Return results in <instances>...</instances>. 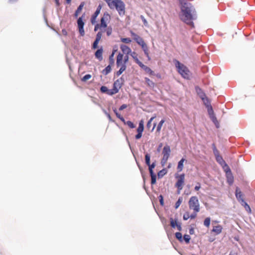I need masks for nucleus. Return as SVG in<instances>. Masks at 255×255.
<instances>
[{
	"mask_svg": "<svg viewBox=\"0 0 255 255\" xmlns=\"http://www.w3.org/2000/svg\"><path fill=\"white\" fill-rule=\"evenodd\" d=\"M216 161L222 166L226 163L222 156L215 158Z\"/></svg>",
	"mask_w": 255,
	"mask_h": 255,
	"instance_id": "nucleus-28",
	"label": "nucleus"
},
{
	"mask_svg": "<svg viewBox=\"0 0 255 255\" xmlns=\"http://www.w3.org/2000/svg\"><path fill=\"white\" fill-rule=\"evenodd\" d=\"M130 55L133 60H134L136 58H137V54L134 51L131 52Z\"/></svg>",
	"mask_w": 255,
	"mask_h": 255,
	"instance_id": "nucleus-61",
	"label": "nucleus"
},
{
	"mask_svg": "<svg viewBox=\"0 0 255 255\" xmlns=\"http://www.w3.org/2000/svg\"><path fill=\"white\" fill-rule=\"evenodd\" d=\"M201 188V184L199 182H197L196 185L194 188L195 191H198Z\"/></svg>",
	"mask_w": 255,
	"mask_h": 255,
	"instance_id": "nucleus-63",
	"label": "nucleus"
},
{
	"mask_svg": "<svg viewBox=\"0 0 255 255\" xmlns=\"http://www.w3.org/2000/svg\"><path fill=\"white\" fill-rule=\"evenodd\" d=\"M144 130V122L143 120L139 121L138 127L136 129L137 132L142 133Z\"/></svg>",
	"mask_w": 255,
	"mask_h": 255,
	"instance_id": "nucleus-20",
	"label": "nucleus"
},
{
	"mask_svg": "<svg viewBox=\"0 0 255 255\" xmlns=\"http://www.w3.org/2000/svg\"><path fill=\"white\" fill-rule=\"evenodd\" d=\"M211 219L210 217H207L204 221V225L206 227H209L210 225Z\"/></svg>",
	"mask_w": 255,
	"mask_h": 255,
	"instance_id": "nucleus-42",
	"label": "nucleus"
},
{
	"mask_svg": "<svg viewBox=\"0 0 255 255\" xmlns=\"http://www.w3.org/2000/svg\"><path fill=\"white\" fill-rule=\"evenodd\" d=\"M102 8V5L101 4H99L98 7H97V9L94 14L92 15L91 18V22L92 24H94L96 22V18L98 15L100 14L101 10Z\"/></svg>",
	"mask_w": 255,
	"mask_h": 255,
	"instance_id": "nucleus-8",
	"label": "nucleus"
},
{
	"mask_svg": "<svg viewBox=\"0 0 255 255\" xmlns=\"http://www.w3.org/2000/svg\"><path fill=\"white\" fill-rule=\"evenodd\" d=\"M140 46L141 47V48L143 51L144 54L145 55H147L148 52V48L145 42H144V43L140 45Z\"/></svg>",
	"mask_w": 255,
	"mask_h": 255,
	"instance_id": "nucleus-35",
	"label": "nucleus"
},
{
	"mask_svg": "<svg viewBox=\"0 0 255 255\" xmlns=\"http://www.w3.org/2000/svg\"><path fill=\"white\" fill-rule=\"evenodd\" d=\"M183 241L185 242V243L187 244L190 243L191 237L189 235L185 234L183 236Z\"/></svg>",
	"mask_w": 255,
	"mask_h": 255,
	"instance_id": "nucleus-41",
	"label": "nucleus"
},
{
	"mask_svg": "<svg viewBox=\"0 0 255 255\" xmlns=\"http://www.w3.org/2000/svg\"><path fill=\"white\" fill-rule=\"evenodd\" d=\"M125 125L128 126V127L130 128H135V125L133 124V122L130 121H126L125 120V122H123Z\"/></svg>",
	"mask_w": 255,
	"mask_h": 255,
	"instance_id": "nucleus-36",
	"label": "nucleus"
},
{
	"mask_svg": "<svg viewBox=\"0 0 255 255\" xmlns=\"http://www.w3.org/2000/svg\"><path fill=\"white\" fill-rule=\"evenodd\" d=\"M142 135V133L137 132V134L135 135V138L136 139H140Z\"/></svg>",
	"mask_w": 255,
	"mask_h": 255,
	"instance_id": "nucleus-60",
	"label": "nucleus"
},
{
	"mask_svg": "<svg viewBox=\"0 0 255 255\" xmlns=\"http://www.w3.org/2000/svg\"><path fill=\"white\" fill-rule=\"evenodd\" d=\"M241 205L244 206L247 211H251V209L250 208V206L245 201L244 199H242V202H240Z\"/></svg>",
	"mask_w": 255,
	"mask_h": 255,
	"instance_id": "nucleus-27",
	"label": "nucleus"
},
{
	"mask_svg": "<svg viewBox=\"0 0 255 255\" xmlns=\"http://www.w3.org/2000/svg\"><path fill=\"white\" fill-rule=\"evenodd\" d=\"M180 8L182 12L181 19L192 28H194V24L192 21L195 19L194 16V6L190 3H184V5L181 6Z\"/></svg>",
	"mask_w": 255,
	"mask_h": 255,
	"instance_id": "nucleus-1",
	"label": "nucleus"
},
{
	"mask_svg": "<svg viewBox=\"0 0 255 255\" xmlns=\"http://www.w3.org/2000/svg\"><path fill=\"white\" fill-rule=\"evenodd\" d=\"M189 206L191 209L194 212H198L200 211V204L198 198L196 196H192L189 201Z\"/></svg>",
	"mask_w": 255,
	"mask_h": 255,
	"instance_id": "nucleus-4",
	"label": "nucleus"
},
{
	"mask_svg": "<svg viewBox=\"0 0 255 255\" xmlns=\"http://www.w3.org/2000/svg\"><path fill=\"white\" fill-rule=\"evenodd\" d=\"M128 61V56L127 55L123 57V63L126 64Z\"/></svg>",
	"mask_w": 255,
	"mask_h": 255,
	"instance_id": "nucleus-64",
	"label": "nucleus"
},
{
	"mask_svg": "<svg viewBox=\"0 0 255 255\" xmlns=\"http://www.w3.org/2000/svg\"><path fill=\"white\" fill-rule=\"evenodd\" d=\"M109 18H110V14L107 12H104L103 16L101 18L100 26L103 28L107 27V23L106 20H108Z\"/></svg>",
	"mask_w": 255,
	"mask_h": 255,
	"instance_id": "nucleus-7",
	"label": "nucleus"
},
{
	"mask_svg": "<svg viewBox=\"0 0 255 255\" xmlns=\"http://www.w3.org/2000/svg\"><path fill=\"white\" fill-rule=\"evenodd\" d=\"M189 218H190V217H189V214L188 212H186L184 215H183V219L185 221H186Z\"/></svg>",
	"mask_w": 255,
	"mask_h": 255,
	"instance_id": "nucleus-58",
	"label": "nucleus"
},
{
	"mask_svg": "<svg viewBox=\"0 0 255 255\" xmlns=\"http://www.w3.org/2000/svg\"><path fill=\"white\" fill-rule=\"evenodd\" d=\"M170 221L171 227L172 228H175L176 226H177V224L178 223V222H177V219L175 218V219H173L172 218H170Z\"/></svg>",
	"mask_w": 255,
	"mask_h": 255,
	"instance_id": "nucleus-32",
	"label": "nucleus"
},
{
	"mask_svg": "<svg viewBox=\"0 0 255 255\" xmlns=\"http://www.w3.org/2000/svg\"><path fill=\"white\" fill-rule=\"evenodd\" d=\"M112 33V28L111 27H108L106 29V33L108 36H110L111 35Z\"/></svg>",
	"mask_w": 255,
	"mask_h": 255,
	"instance_id": "nucleus-54",
	"label": "nucleus"
},
{
	"mask_svg": "<svg viewBox=\"0 0 255 255\" xmlns=\"http://www.w3.org/2000/svg\"><path fill=\"white\" fill-rule=\"evenodd\" d=\"M120 48L124 53L127 55L131 52V49L127 45L122 44L120 45Z\"/></svg>",
	"mask_w": 255,
	"mask_h": 255,
	"instance_id": "nucleus-15",
	"label": "nucleus"
},
{
	"mask_svg": "<svg viewBox=\"0 0 255 255\" xmlns=\"http://www.w3.org/2000/svg\"><path fill=\"white\" fill-rule=\"evenodd\" d=\"M210 119L213 122H216V120H217L216 117V115L214 114H211L210 115H209Z\"/></svg>",
	"mask_w": 255,
	"mask_h": 255,
	"instance_id": "nucleus-53",
	"label": "nucleus"
},
{
	"mask_svg": "<svg viewBox=\"0 0 255 255\" xmlns=\"http://www.w3.org/2000/svg\"><path fill=\"white\" fill-rule=\"evenodd\" d=\"M121 41L123 43H129L130 42H131V40L130 39V38L127 37V38H121Z\"/></svg>",
	"mask_w": 255,
	"mask_h": 255,
	"instance_id": "nucleus-45",
	"label": "nucleus"
},
{
	"mask_svg": "<svg viewBox=\"0 0 255 255\" xmlns=\"http://www.w3.org/2000/svg\"><path fill=\"white\" fill-rule=\"evenodd\" d=\"M91 77H92L91 75H90L89 74H86L82 78V81L83 82H86L88 80L90 79L91 78Z\"/></svg>",
	"mask_w": 255,
	"mask_h": 255,
	"instance_id": "nucleus-46",
	"label": "nucleus"
},
{
	"mask_svg": "<svg viewBox=\"0 0 255 255\" xmlns=\"http://www.w3.org/2000/svg\"><path fill=\"white\" fill-rule=\"evenodd\" d=\"M156 160H154L152 163H149L147 164L146 165L148 167V170H153V169L156 166Z\"/></svg>",
	"mask_w": 255,
	"mask_h": 255,
	"instance_id": "nucleus-40",
	"label": "nucleus"
},
{
	"mask_svg": "<svg viewBox=\"0 0 255 255\" xmlns=\"http://www.w3.org/2000/svg\"><path fill=\"white\" fill-rule=\"evenodd\" d=\"M131 34L132 36H133V40L139 45H141L144 42V40L143 39L140 37L139 35L134 33L133 32H131Z\"/></svg>",
	"mask_w": 255,
	"mask_h": 255,
	"instance_id": "nucleus-10",
	"label": "nucleus"
},
{
	"mask_svg": "<svg viewBox=\"0 0 255 255\" xmlns=\"http://www.w3.org/2000/svg\"><path fill=\"white\" fill-rule=\"evenodd\" d=\"M185 161L184 158H182L178 162L177 169L178 172H181L182 171L184 167V162Z\"/></svg>",
	"mask_w": 255,
	"mask_h": 255,
	"instance_id": "nucleus-16",
	"label": "nucleus"
},
{
	"mask_svg": "<svg viewBox=\"0 0 255 255\" xmlns=\"http://www.w3.org/2000/svg\"><path fill=\"white\" fill-rule=\"evenodd\" d=\"M158 199H159L160 205L161 206H163L164 205L163 196L161 194H160L158 196Z\"/></svg>",
	"mask_w": 255,
	"mask_h": 255,
	"instance_id": "nucleus-50",
	"label": "nucleus"
},
{
	"mask_svg": "<svg viewBox=\"0 0 255 255\" xmlns=\"http://www.w3.org/2000/svg\"><path fill=\"white\" fill-rule=\"evenodd\" d=\"M195 91L201 100H204V98L206 97V95L204 92L199 86H197L195 87Z\"/></svg>",
	"mask_w": 255,
	"mask_h": 255,
	"instance_id": "nucleus-11",
	"label": "nucleus"
},
{
	"mask_svg": "<svg viewBox=\"0 0 255 255\" xmlns=\"http://www.w3.org/2000/svg\"><path fill=\"white\" fill-rule=\"evenodd\" d=\"M103 49L102 47L99 48L95 53V57L101 61L103 60Z\"/></svg>",
	"mask_w": 255,
	"mask_h": 255,
	"instance_id": "nucleus-12",
	"label": "nucleus"
},
{
	"mask_svg": "<svg viewBox=\"0 0 255 255\" xmlns=\"http://www.w3.org/2000/svg\"><path fill=\"white\" fill-rule=\"evenodd\" d=\"M171 152L170 147L168 144H166L162 150V154L163 156H166L169 157L170 154Z\"/></svg>",
	"mask_w": 255,
	"mask_h": 255,
	"instance_id": "nucleus-13",
	"label": "nucleus"
},
{
	"mask_svg": "<svg viewBox=\"0 0 255 255\" xmlns=\"http://www.w3.org/2000/svg\"><path fill=\"white\" fill-rule=\"evenodd\" d=\"M85 16V13H83L82 15L78 18L77 19V25L78 28L79 29V32L81 36H83L85 35V31H84V25L85 22L83 21V18Z\"/></svg>",
	"mask_w": 255,
	"mask_h": 255,
	"instance_id": "nucleus-5",
	"label": "nucleus"
},
{
	"mask_svg": "<svg viewBox=\"0 0 255 255\" xmlns=\"http://www.w3.org/2000/svg\"><path fill=\"white\" fill-rule=\"evenodd\" d=\"M140 68L142 69L146 73L149 74L150 75H152L154 74V72L149 67L146 65H144V64H143V65H142V66Z\"/></svg>",
	"mask_w": 255,
	"mask_h": 255,
	"instance_id": "nucleus-23",
	"label": "nucleus"
},
{
	"mask_svg": "<svg viewBox=\"0 0 255 255\" xmlns=\"http://www.w3.org/2000/svg\"><path fill=\"white\" fill-rule=\"evenodd\" d=\"M168 170L166 168H164L162 170H160L157 173V176L158 178H162L165 174H167Z\"/></svg>",
	"mask_w": 255,
	"mask_h": 255,
	"instance_id": "nucleus-21",
	"label": "nucleus"
},
{
	"mask_svg": "<svg viewBox=\"0 0 255 255\" xmlns=\"http://www.w3.org/2000/svg\"><path fill=\"white\" fill-rule=\"evenodd\" d=\"M123 57L124 55L123 54L121 53H119L117 56V61H116V65L117 66L120 67L122 66V65L123 63Z\"/></svg>",
	"mask_w": 255,
	"mask_h": 255,
	"instance_id": "nucleus-14",
	"label": "nucleus"
},
{
	"mask_svg": "<svg viewBox=\"0 0 255 255\" xmlns=\"http://www.w3.org/2000/svg\"><path fill=\"white\" fill-rule=\"evenodd\" d=\"M104 0L106 1V2L108 4V5L110 8H113L114 7L113 6V3H112L113 0Z\"/></svg>",
	"mask_w": 255,
	"mask_h": 255,
	"instance_id": "nucleus-57",
	"label": "nucleus"
},
{
	"mask_svg": "<svg viewBox=\"0 0 255 255\" xmlns=\"http://www.w3.org/2000/svg\"><path fill=\"white\" fill-rule=\"evenodd\" d=\"M202 100L203 102V103L206 108H207L208 107V106H212L211 105V102H210V100L207 97L206 98H205L204 100Z\"/></svg>",
	"mask_w": 255,
	"mask_h": 255,
	"instance_id": "nucleus-38",
	"label": "nucleus"
},
{
	"mask_svg": "<svg viewBox=\"0 0 255 255\" xmlns=\"http://www.w3.org/2000/svg\"><path fill=\"white\" fill-rule=\"evenodd\" d=\"M127 107H128V105L127 104H123L120 107L119 110L123 111L124 109H126Z\"/></svg>",
	"mask_w": 255,
	"mask_h": 255,
	"instance_id": "nucleus-62",
	"label": "nucleus"
},
{
	"mask_svg": "<svg viewBox=\"0 0 255 255\" xmlns=\"http://www.w3.org/2000/svg\"><path fill=\"white\" fill-rule=\"evenodd\" d=\"M119 92V89L118 88H113L112 89L108 90V92L107 93V95L110 96H112L114 94H116Z\"/></svg>",
	"mask_w": 255,
	"mask_h": 255,
	"instance_id": "nucleus-25",
	"label": "nucleus"
},
{
	"mask_svg": "<svg viewBox=\"0 0 255 255\" xmlns=\"http://www.w3.org/2000/svg\"><path fill=\"white\" fill-rule=\"evenodd\" d=\"M168 158H169L168 157L163 156V157L161 160V164L162 166H164L165 165V163H166L167 161L168 160Z\"/></svg>",
	"mask_w": 255,
	"mask_h": 255,
	"instance_id": "nucleus-47",
	"label": "nucleus"
},
{
	"mask_svg": "<svg viewBox=\"0 0 255 255\" xmlns=\"http://www.w3.org/2000/svg\"><path fill=\"white\" fill-rule=\"evenodd\" d=\"M113 6L118 11L120 16H123L125 14V4L122 0H113Z\"/></svg>",
	"mask_w": 255,
	"mask_h": 255,
	"instance_id": "nucleus-3",
	"label": "nucleus"
},
{
	"mask_svg": "<svg viewBox=\"0 0 255 255\" xmlns=\"http://www.w3.org/2000/svg\"><path fill=\"white\" fill-rule=\"evenodd\" d=\"M165 122V120L164 119H162L159 123H158L157 128H156V132H159L161 130V128L163 126V124Z\"/></svg>",
	"mask_w": 255,
	"mask_h": 255,
	"instance_id": "nucleus-33",
	"label": "nucleus"
},
{
	"mask_svg": "<svg viewBox=\"0 0 255 255\" xmlns=\"http://www.w3.org/2000/svg\"><path fill=\"white\" fill-rule=\"evenodd\" d=\"M156 183V176L151 177V184L154 185Z\"/></svg>",
	"mask_w": 255,
	"mask_h": 255,
	"instance_id": "nucleus-59",
	"label": "nucleus"
},
{
	"mask_svg": "<svg viewBox=\"0 0 255 255\" xmlns=\"http://www.w3.org/2000/svg\"><path fill=\"white\" fill-rule=\"evenodd\" d=\"M175 236L176 239L178 240L180 242L182 243L183 242L182 235L180 232H176L175 234Z\"/></svg>",
	"mask_w": 255,
	"mask_h": 255,
	"instance_id": "nucleus-34",
	"label": "nucleus"
},
{
	"mask_svg": "<svg viewBox=\"0 0 255 255\" xmlns=\"http://www.w3.org/2000/svg\"><path fill=\"white\" fill-rule=\"evenodd\" d=\"M103 111L104 113V114L107 116L109 120L111 122H114V121L112 120L111 116H110V114L108 113L105 109H103Z\"/></svg>",
	"mask_w": 255,
	"mask_h": 255,
	"instance_id": "nucleus-52",
	"label": "nucleus"
},
{
	"mask_svg": "<svg viewBox=\"0 0 255 255\" xmlns=\"http://www.w3.org/2000/svg\"><path fill=\"white\" fill-rule=\"evenodd\" d=\"M144 153L145 154V163L146 165H147V164L150 163L151 156L150 154L148 152H144Z\"/></svg>",
	"mask_w": 255,
	"mask_h": 255,
	"instance_id": "nucleus-30",
	"label": "nucleus"
},
{
	"mask_svg": "<svg viewBox=\"0 0 255 255\" xmlns=\"http://www.w3.org/2000/svg\"><path fill=\"white\" fill-rule=\"evenodd\" d=\"M145 81L146 84L150 87H154V83L150 80L148 78L145 77Z\"/></svg>",
	"mask_w": 255,
	"mask_h": 255,
	"instance_id": "nucleus-37",
	"label": "nucleus"
},
{
	"mask_svg": "<svg viewBox=\"0 0 255 255\" xmlns=\"http://www.w3.org/2000/svg\"><path fill=\"white\" fill-rule=\"evenodd\" d=\"M182 202V197H180L178 199L177 201L176 202L175 204L174 207L176 209H177L180 206Z\"/></svg>",
	"mask_w": 255,
	"mask_h": 255,
	"instance_id": "nucleus-43",
	"label": "nucleus"
},
{
	"mask_svg": "<svg viewBox=\"0 0 255 255\" xmlns=\"http://www.w3.org/2000/svg\"><path fill=\"white\" fill-rule=\"evenodd\" d=\"M212 147L213 152V153H214V155L215 158L220 156L221 155H220L219 151L216 148V146L215 143H213L212 144Z\"/></svg>",
	"mask_w": 255,
	"mask_h": 255,
	"instance_id": "nucleus-24",
	"label": "nucleus"
},
{
	"mask_svg": "<svg viewBox=\"0 0 255 255\" xmlns=\"http://www.w3.org/2000/svg\"><path fill=\"white\" fill-rule=\"evenodd\" d=\"M135 62L140 67H141L142 65H143V63L139 60L138 58H136L134 60Z\"/></svg>",
	"mask_w": 255,
	"mask_h": 255,
	"instance_id": "nucleus-56",
	"label": "nucleus"
},
{
	"mask_svg": "<svg viewBox=\"0 0 255 255\" xmlns=\"http://www.w3.org/2000/svg\"><path fill=\"white\" fill-rule=\"evenodd\" d=\"M222 229L223 228L222 226L220 225H218L213 227L212 232L215 233L216 234L218 235L222 232Z\"/></svg>",
	"mask_w": 255,
	"mask_h": 255,
	"instance_id": "nucleus-18",
	"label": "nucleus"
},
{
	"mask_svg": "<svg viewBox=\"0 0 255 255\" xmlns=\"http://www.w3.org/2000/svg\"><path fill=\"white\" fill-rule=\"evenodd\" d=\"M123 84L121 83V82L119 81V80H117L115 81L113 84V87L114 88H118V89L119 90L122 86Z\"/></svg>",
	"mask_w": 255,
	"mask_h": 255,
	"instance_id": "nucleus-31",
	"label": "nucleus"
},
{
	"mask_svg": "<svg viewBox=\"0 0 255 255\" xmlns=\"http://www.w3.org/2000/svg\"><path fill=\"white\" fill-rule=\"evenodd\" d=\"M85 4V2L82 1L80 3V5L78 6L77 9L75 10L74 13V17H77L79 13L82 10L83 6Z\"/></svg>",
	"mask_w": 255,
	"mask_h": 255,
	"instance_id": "nucleus-17",
	"label": "nucleus"
},
{
	"mask_svg": "<svg viewBox=\"0 0 255 255\" xmlns=\"http://www.w3.org/2000/svg\"><path fill=\"white\" fill-rule=\"evenodd\" d=\"M174 62L178 73L185 79L189 78L190 71L188 68L184 64L181 63L178 60L175 59Z\"/></svg>",
	"mask_w": 255,
	"mask_h": 255,
	"instance_id": "nucleus-2",
	"label": "nucleus"
},
{
	"mask_svg": "<svg viewBox=\"0 0 255 255\" xmlns=\"http://www.w3.org/2000/svg\"><path fill=\"white\" fill-rule=\"evenodd\" d=\"M177 178V181L175 184V186L177 188L178 190H181L183 188V184L184 182L185 174L182 173L180 175L175 176Z\"/></svg>",
	"mask_w": 255,
	"mask_h": 255,
	"instance_id": "nucleus-6",
	"label": "nucleus"
},
{
	"mask_svg": "<svg viewBox=\"0 0 255 255\" xmlns=\"http://www.w3.org/2000/svg\"><path fill=\"white\" fill-rule=\"evenodd\" d=\"M114 52H112V53L109 56V64L112 65L114 64L115 60L114 59Z\"/></svg>",
	"mask_w": 255,
	"mask_h": 255,
	"instance_id": "nucleus-44",
	"label": "nucleus"
},
{
	"mask_svg": "<svg viewBox=\"0 0 255 255\" xmlns=\"http://www.w3.org/2000/svg\"><path fill=\"white\" fill-rule=\"evenodd\" d=\"M236 197L237 200L240 202H242V199H244L243 198V195L242 192L239 190V189L237 187L236 190Z\"/></svg>",
	"mask_w": 255,
	"mask_h": 255,
	"instance_id": "nucleus-19",
	"label": "nucleus"
},
{
	"mask_svg": "<svg viewBox=\"0 0 255 255\" xmlns=\"http://www.w3.org/2000/svg\"><path fill=\"white\" fill-rule=\"evenodd\" d=\"M112 71V65L109 64L102 71V73L104 75H107Z\"/></svg>",
	"mask_w": 255,
	"mask_h": 255,
	"instance_id": "nucleus-22",
	"label": "nucleus"
},
{
	"mask_svg": "<svg viewBox=\"0 0 255 255\" xmlns=\"http://www.w3.org/2000/svg\"><path fill=\"white\" fill-rule=\"evenodd\" d=\"M156 118V116H154L152 117H151L147 122V125H146V127H147V128H149L150 126H151V122H152V121Z\"/></svg>",
	"mask_w": 255,
	"mask_h": 255,
	"instance_id": "nucleus-48",
	"label": "nucleus"
},
{
	"mask_svg": "<svg viewBox=\"0 0 255 255\" xmlns=\"http://www.w3.org/2000/svg\"><path fill=\"white\" fill-rule=\"evenodd\" d=\"M135 62L140 67H141L142 65H143V63L139 60L138 58H136L134 60Z\"/></svg>",
	"mask_w": 255,
	"mask_h": 255,
	"instance_id": "nucleus-55",
	"label": "nucleus"
},
{
	"mask_svg": "<svg viewBox=\"0 0 255 255\" xmlns=\"http://www.w3.org/2000/svg\"><path fill=\"white\" fill-rule=\"evenodd\" d=\"M227 181L229 185H232L234 182V178L232 175V173L231 174L227 175Z\"/></svg>",
	"mask_w": 255,
	"mask_h": 255,
	"instance_id": "nucleus-39",
	"label": "nucleus"
},
{
	"mask_svg": "<svg viewBox=\"0 0 255 255\" xmlns=\"http://www.w3.org/2000/svg\"><path fill=\"white\" fill-rule=\"evenodd\" d=\"M207 109L209 115L214 114V112L212 106H208Z\"/></svg>",
	"mask_w": 255,
	"mask_h": 255,
	"instance_id": "nucleus-51",
	"label": "nucleus"
},
{
	"mask_svg": "<svg viewBox=\"0 0 255 255\" xmlns=\"http://www.w3.org/2000/svg\"><path fill=\"white\" fill-rule=\"evenodd\" d=\"M108 88L105 86H102L100 88V91L102 93L107 94L108 92Z\"/></svg>",
	"mask_w": 255,
	"mask_h": 255,
	"instance_id": "nucleus-49",
	"label": "nucleus"
},
{
	"mask_svg": "<svg viewBox=\"0 0 255 255\" xmlns=\"http://www.w3.org/2000/svg\"><path fill=\"white\" fill-rule=\"evenodd\" d=\"M113 112L115 114L116 117L119 119L122 122H125V119L118 112L116 108L113 109Z\"/></svg>",
	"mask_w": 255,
	"mask_h": 255,
	"instance_id": "nucleus-29",
	"label": "nucleus"
},
{
	"mask_svg": "<svg viewBox=\"0 0 255 255\" xmlns=\"http://www.w3.org/2000/svg\"><path fill=\"white\" fill-rule=\"evenodd\" d=\"M222 167L223 169H224V171L226 172L227 175L232 174L231 170L230 167L227 164V163H225V165L222 166Z\"/></svg>",
	"mask_w": 255,
	"mask_h": 255,
	"instance_id": "nucleus-26",
	"label": "nucleus"
},
{
	"mask_svg": "<svg viewBox=\"0 0 255 255\" xmlns=\"http://www.w3.org/2000/svg\"><path fill=\"white\" fill-rule=\"evenodd\" d=\"M102 36V32L101 31H99L97 33L96 38L92 44V48L93 49H96L98 47V43L101 39Z\"/></svg>",
	"mask_w": 255,
	"mask_h": 255,
	"instance_id": "nucleus-9",
	"label": "nucleus"
}]
</instances>
